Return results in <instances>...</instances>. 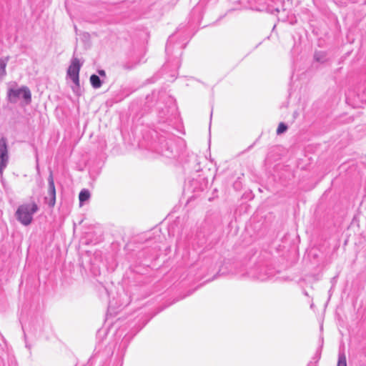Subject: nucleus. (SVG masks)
<instances>
[{"instance_id": "nucleus-1", "label": "nucleus", "mask_w": 366, "mask_h": 366, "mask_svg": "<svg viewBox=\"0 0 366 366\" xmlns=\"http://www.w3.org/2000/svg\"><path fill=\"white\" fill-rule=\"evenodd\" d=\"M39 210L34 202L19 205L15 212L16 219L24 226L29 225L33 221L34 214Z\"/></svg>"}, {"instance_id": "nucleus-2", "label": "nucleus", "mask_w": 366, "mask_h": 366, "mask_svg": "<svg viewBox=\"0 0 366 366\" xmlns=\"http://www.w3.org/2000/svg\"><path fill=\"white\" fill-rule=\"evenodd\" d=\"M9 101L11 103H16L20 97H22L26 103L31 101V94L27 86H22L19 89L10 88L7 92Z\"/></svg>"}, {"instance_id": "nucleus-3", "label": "nucleus", "mask_w": 366, "mask_h": 366, "mask_svg": "<svg viewBox=\"0 0 366 366\" xmlns=\"http://www.w3.org/2000/svg\"><path fill=\"white\" fill-rule=\"evenodd\" d=\"M81 67L79 59L73 57L71 61V64L67 69V76L71 79L74 84L72 88L73 91L76 92V88H79V71Z\"/></svg>"}, {"instance_id": "nucleus-4", "label": "nucleus", "mask_w": 366, "mask_h": 366, "mask_svg": "<svg viewBox=\"0 0 366 366\" xmlns=\"http://www.w3.org/2000/svg\"><path fill=\"white\" fill-rule=\"evenodd\" d=\"M9 149L5 137L0 139V174L2 175L9 163Z\"/></svg>"}, {"instance_id": "nucleus-5", "label": "nucleus", "mask_w": 366, "mask_h": 366, "mask_svg": "<svg viewBox=\"0 0 366 366\" xmlns=\"http://www.w3.org/2000/svg\"><path fill=\"white\" fill-rule=\"evenodd\" d=\"M45 201L50 207H53L56 203V189L52 173L48 177V195Z\"/></svg>"}, {"instance_id": "nucleus-6", "label": "nucleus", "mask_w": 366, "mask_h": 366, "mask_svg": "<svg viewBox=\"0 0 366 366\" xmlns=\"http://www.w3.org/2000/svg\"><path fill=\"white\" fill-rule=\"evenodd\" d=\"M90 83L94 89H99L102 85V81L100 79L99 76L97 74H92L90 76Z\"/></svg>"}, {"instance_id": "nucleus-7", "label": "nucleus", "mask_w": 366, "mask_h": 366, "mask_svg": "<svg viewBox=\"0 0 366 366\" xmlns=\"http://www.w3.org/2000/svg\"><path fill=\"white\" fill-rule=\"evenodd\" d=\"M8 61L9 57H6L5 59H0V79H2L6 74V67Z\"/></svg>"}, {"instance_id": "nucleus-8", "label": "nucleus", "mask_w": 366, "mask_h": 366, "mask_svg": "<svg viewBox=\"0 0 366 366\" xmlns=\"http://www.w3.org/2000/svg\"><path fill=\"white\" fill-rule=\"evenodd\" d=\"M90 197V192L88 189H82L79 194V199L80 205H82L83 203L87 201Z\"/></svg>"}, {"instance_id": "nucleus-9", "label": "nucleus", "mask_w": 366, "mask_h": 366, "mask_svg": "<svg viewBox=\"0 0 366 366\" xmlns=\"http://www.w3.org/2000/svg\"><path fill=\"white\" fill-rule=\"evenodd\" d=\"M172 39H173V36H170L169 37V39H168L167 43L166 44L165 50H166V53H167V55H170L173 52Z\"/></svg>"}, {"instance_id": "nucleus-10", "label": "nucleus", "mask_w": 366, "mask_h": 366, "mask_svg": "<svg viewBox=\"0 0 366 366\" xmlns=\"http://www.w3.org/2000/svg\"><path fill=\"white\" fill-rule=\"evenodd\" d=\"M314 58L318 62H324L326 59V55L323 51H316L315 53Z\"/></svg>"}, {"instance_id": "nucleus-11", "label": "nucleus", "mask_w": 366, "mask_h": 366, "mask_svg": "<svg viewBox=\"0 0 366 366\" xmlns=\"http://www.w3.org/2000/svg\"><path fill=\"white\" fill-rule=\"evenodd\" d=\"M337 366H347L346 357L344 353H340Z\"/></svg>"}, {"instance_id": "nucleus-12", "label": "nucleus", "mask_w": 366, "mask_h": 366, "mask_svg": "<svg viewBox=\"0 0 366 366\" xmlns=\"http://www.w3.org/2000/svg\"><path fill=\"white\" fill-rule=\"evenodd\" d=\"M287 126L286 124L281 122L279 124L278 127L277 129V134H281L285 132L287 130Z\"/></svg>"}, {"instance_id": "nucleus-13", "label": "nucleus", "mask_w": 366, "mask_h": 366, "mask_svg": "<svg viewBox=\"0 0 366 366\" xmlns=\"http://www.w3.org/2000/svg\"><path fill=\"white\" fill-rule=\"evenodd\" d=\"M349 1L350 0H335V4L340 6H346Z\"/></svg>"}, {"instance_id": "nucleus-14", "label": "nucleus", "mask_w": 366, "mask_h": 366, "mask_svg": "<svg viewBox=\"0 0 366 366\" xmlns=\"http://www.w3.org/2000/svg\"><path fill=\"white\" fill-rule=\"evenodd\" d=\"M97 73L99 76H102V77H105L106 76V72L104 69H99L97 71Z\"/></svg>"}, {"instance_id": "nucleus-15", "label": "nucleus", "mask_w": 366, "mask_h": 366, "mask_svg": "<svg viewBox=\"0 0 366 366\" xmlns=\"http://www.w3.org/2000/svg\"><path fill=\"white\" fill-rule=\"evenodd\" d=\"M257 278L261 281H264L267 279V277H264V276H258V277H257Z\"/></svg>"}]
</instances>
